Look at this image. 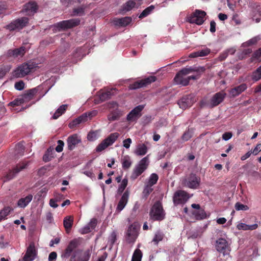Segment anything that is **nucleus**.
Masks as SVG:
<instances>
[{"mask_svg": "<svg viewBox=\"0 0 261 261\" xmlns=\"http://www.w3.org/2000/svg\"><path fill=\"white\" fill-rule=\"evenodd\" d=\"M178 105L182 109H186L190 107L192 105L191 102V98L188 96H183L178 100Z\"/></svg>", "mask_w": 261, "mask_h": 261, "instance_id": "27", "label": "nucleus"}, {"mask_svg": "<svg viewBox=\"0 0 261 261\" xmlns=\"http://www.w3.org/2000/svg\"><path fill=\"white\" fill-rule=\"evenodd\" d=\"M247 88V85L245 83H243L238 86H236L229 91V97L230 98H234L245 91Z\"/></svg>", "mask_w": 261, "mask_h": 261, "instance_id": "19", "label": "nucleus"}, {"mask_svg": "<svg viewBox=\"0 0 261 261\" xmlns=\"http://www.w3.org/2000/svg\"><path fill=\"white\" fill-rule=\"evenodd\" d=\"M97 219L95 218H93L91 220L88 225L90 226L91 230L94 229L97 225Z\"/></svg>", "mask_w": 261, "mask_h": 261, "instance_id": "59", "label": "nucleus"}, {"mask_svg": "<svg viewBox=\"0 0 261 261\" xmlns=\"http://www.w3.org/2000/svg\"><path fill=\"white\" fill-rule=\"evenodd\" d=\"M116 237L117 235L115 232L113 231L111 233L109 238L108 243L111 247H112L115 243L116 240Z\"/></svg>", "mask_w": 261, "mask_h": 261, "instance_id": "52", "label": "nucleus"}, {"mask_svg": "<svg viewBox=\"0 0 261 261\" xmlns=\"http://www.w3.org/2000/svg\"><path fill=\"white\" fill-rule=\"evenodd\" d=\"M120 117V113L118 111H114L108 116V119L110 121H113L118 120Z\"/></svg>", "mask_w": 261, "mask_h": 261, "instance_id": "43", "label": "nucleus"}, {"mask_svg": "<svg viewBox=\"0 0 261 261\" xmlns=\"http://www.w3.org/2000/svg\"><path fill=\"white\" fill-rule=\"evenodd\" d=\"M192 128H188L187 130L184 133L181 137V139L184 141H187L190 139L193 136Z\"/></svg>", "mask_w": 261, "mask_h": 261, "instance_id": "42", "label": "nucleus"}, {"mask_svg": "<svg viewBox=\"0 0 261 261\" xmlns=\"http://www.w3.org/2000/svg\"><path fill=\"white\" fill-rule=\"evenodd\" d=\"M67 105H62L55 112L52 118L54 119H57L61 115L64 113L67 108Z\"/></svg>", "mask_w": 261, "mask_h": 261, "instance_id": "34", "label": "nucleus"}, {"mask_svg": "<svg viewBox=\"0 0 261 261\" xmlns=\"http://www.w3.org/2000/svg\"><path fill=\"white\" fill-rule=\"evenodd\" d=\"M159 179V176L156 173H152L150 175L149 180L148 182V184L149 186H152L155 185Z\"/></svg>", "mask_w": 261, "mask_h": 261, "instance_id": "44", "label": "nucleus"}, {"mask_svg": "<svg viewBox=\"0 0 261 261\" xmlns=\"http://www.w3.org/2000/svg\"><path fill=\"white\" fill-rule=\"evenodd\" d=\"M79 245L80 241L77 239H74L70 241L66 248L62 252L61 257L62 258H68L71 255L69 261H88L90 257L89 254L83 257H78L77 258L76 257V251L74 252L73 254L71 255L72 253L77 248Z\"/></svg>", "mask_w": 261, "mask_h": 261, "instance_id": "1", "label": "nucleus"}, {"mask_svg": "<svg viewBox=\"0 0 261 261\" xmlns=\"http://www.w3.org/2000/svg\"><path fill=\"white\" fill-rule=\"evenodd\" d=\"M37 251L34 243L31 242L27 248L26 253L23 258V261H32L35 259Z\"/></svg>", "mask_w": 261, "mask_h": 261, "instance_id": "18", "label": "nucleus"}, {"mask_svg": "<svg viewBox=\"0 0 261 261\" xmlns=\"http://www.w3.org/2000/svg\"><path fill=\"white\" fill-rule=\"evenodd\" d=\"M234 207L237 211H247L249 210V207L247 205L243 204L239 202L235 204Z\"/></svg>", "mask_w": 261, "mask_h": 261, "instance_id": "48", "label": "nucleus"}, {"mask_svg": "<svg viewBox=\"0 0 261 261\" xmlns=\"http://www.w3.org/2000/svg\"><path fill=\"white\" fill-rule=\"evenodd\" d=\"M57 146L56 147V150L58 152H60L63 150L64 143L62 140H59L57 142Z\"/></svg>", "mask_w": 261, "mask_h": 261, "instance_id": "54", "label": "nucleus"}, {"mask_svg": "<svg viewBox=\"0 0 261 261\" xmlns=\"http://www.w3.org/2000/svg\"><path fill=\"white\" fill-rule=\"evenodd\" d=\"M67 142L68 150H72L76 145L81 142V139L77 134H73L68 137Z\"/></svg>", "mask_w": 261, "mask_h": 261, "instance_id": "21", "label": "nucleus"}, {"mask_svg": "<svg viewBox=\"0 0 261 261\" xmlns=\"http://www.w3.org/2000/svg\"><path fill=\"white\" fill-rule=\"evenodd\" d=\"M148 148L145 143L139 144L137 145L135 153L138 156H143L146 154Z\"/></svg>", "mask_w": 261, "mask_h": 261, "instance_id": "29", "label": "nucleus"}, {"mask_svg": "<svg viewBox=\"0 0 261 261\" xmlns=\"http://www.w3.org/2000/svg\"><path fill=\"white\" fill-rule=\"evenodd\" d=\"M119 134L114 133L111 134L105 139H104L96 148L97 152H101L108 147L112 145L118 138Z\"/></svg>", "mask_w": 261, "mask_h": 261, "instance_id": "6", "label": "nucleus"}, {"mask_svg": "<svg viewBox=\"0 0 261 261\" xmlns=\"http://www.w3.org/2000/svg\"><path fill=\"white\" fill-rule=\"evenodd\" d=\"M163 234L160 232H158L155 234V236L152 240V242H154V243L155 245H158L159 242L160 241H161L163 240Z\"/></svg>", "mask_w": 261, "mask_h": 261, "instance_id": "53", "label": "nucleus"}, {"mask_svg": "<svg viewBox=\"0 0 261 261\" xmlns=\"http://www.w3.org/2000/svg\"><path fill=\"white\" fill-rule=\"evenodd\" d=\"M130 17L126 16L120 18H115L113 20V23L115 25L119 27H126L132 21Z\"/></svg>", "mask_w": 261, "mask_h": 261, "instance_id": "26", "label": "nucleus"}, {"mask_svg": "<svg viewBox=\"0 0 261 261\" xmlns=\"http://www.w3.org/2000/svg\"><path fill=\"white\" fill-rule=\"evenodd\" d=\"M37 67L36 64L33 62L24 63L17 68L13 72L15 77H22L34 71Z\"/></svg>", "mask_w": 261, "mask_h": 261, "instance_id": "3", "label": "nucleus"}, {"mask_svg": "<svg viewBox=\"0 0 261 261\" xmlns=\"http://www.w3.org/2000/svg\"><path fill=\"white\" fill-rule=\"evenodd\" d=\"M93 113L94 115L96 114V112H89L88 113H85L78 117L77 118L74 119L71 122H70L68 126L70 128H74L79 124L86 122L88 120V117H92L93 116Z\"/></svg>", "mask_w": 261, "mask_h": 261, "instance_id": "14", "label": "nucleus"}, {"mask_svg": "<svg viewBox=\"0 0 261 261\" xmlns=\"http://www.w3.org/2000/svg\"><path fill=\"white\" fill-rule=\"evenodd\" d=\"M156 77L155 76H149L130 84L128 86V88L130 90H136L141 88L145 87L151 84L152 83L156 81Z\"/></svg>", "mask_w": 261, "mask_h": 261, "instance_id": "8", "label": "nucleus"}, {"mask_svg": "<svg viewBox=\"0 0 261 261\" xmlns=\"http://www.w3.org/2000/svg\"><path fill=\"white\" fill-rule=\"evenodd\" d=\"M38 91L37 87L29 89L25 93L21 95V98L23 99V101L24 102H27L33 99L34 96L37 94Z\"/></svg>", "mask_w": 261, "mask_h": 261, "instance_id": "24", "label": "nucleus"}, {"mask_svg": "<svg viewBox=\"0 0 261 261\" xmlns=\"http://www.w3.org/2000/svg\"><path fill=\"white\" fill-rule=\"evenodd\" d=\"M258 40L259 39L257 37H255L248 40L246 43L248 45L250 46L253 44H255Z\"/></svg>", "mask_w": 261, "mask_h": 261, "instance_id": "62", "label": "nucleus"}, {"mask_svg": "<svg viewBox=\"0 0 261 261\" xmlns=\"http://www.w3.org/2000/svg\"><path fill=\"white\" fill-rule=\"evenodd\" d=\"M32 199L33 195L32 194H29L24 198H21L18 201V206L24 208L32 201Z\"/></svg>", "mask_w": 261, "mask_h": 261, "instance_id": "30", "label": "nucleus"}, {"mask_svg": "<svg viewBox=\"0 0 261 261\" xmlns=\"http://www.w3.org/2000/svg\"><path fill=\"white\" fill-rule=\"evenodd\" d=\"M29 164V162L18 164L17 166L12 170H10L6 175L4 177V181L6 182L13 179L15 175L19 173L21 170L27 168Z\"/></svg>", "mask_w": 261, "mask_h": 261, "instance_id": "13", "label": "nucleus"}, {"mask_svg": "<svg viewBox=\"0 0 261 261\" xmlns=\"http://www.w3.org/2000/svg\"><path fill=\"white\" fill-rule=\"evenodd\" d=\"M149 215L150 219L153 221H161L165 218L166 213L161 201H156L154 203L150 208Z\"/></svg>", "mask_w": 261, "mask_h": 261, "instance_id": "2", "label": "nucleus"}, {"mask_svg": "<svg viewBox=\"0 0 261 261\" xmlns=\"http://www.w3.org/2000/svg\"><path fill=\"white\" fill-rule=\"evenodd\" d=\"M138 235V229L136 225L131 224L128 227L125 239L127 243L133 244L136 241Z\"/></svg>", "mask_w": 261, "mask_h": 261, "instance_id": "12", "label": "nucleus"}, {"mask_svg": "<svg viewBox=\"0 0 261 261\" xmlns=\"http://www.w3.org/2000/svg\"><path fill=\"white\" fill-rule=\"evenodd\" d=\"M57 257V254L56 252H51L48 256V261H55Z\"/></svg>", "mask_w": 261, "mask_h": 261, "instance_id": "64", "label": "nucleus"}, {"mask_svg": "<svg viewBox=\"0 0 261 261\" xmlns=\"http://www.w3.org/2000/svg\"><path fill=\"white\" fill-rule=\"evenodd\" d=\"M144 107L143 105H139L133 109L127 115L126 119L129 122L136 121L141 116V112Z\"/></svg>", "mask_w": 261, "mask_h": 261, "instance_id": "15", "label": "nucleus"}, {"mask_svg": "<svg viewBox=\"0 0 261 261\" xmlns=\"http://www.w3.org/2000/svg\"><path fill=\"white\" fill-rule=\"evenodd\" d=\"M226 96L224 91H221L214 94L210 100V108H213L222 103Z\"/></svg>", "mask_w": 261, "mask_h": 261, "instance_id": "11", "label": "nucleus"}, {"mask_svg": "<svg viewBox=\"0 0 261 261\" xmlns=\"http://www.w3.org/2000/svg\"><path fill=\"white\" fill-rule=\"evenodd\" d=\"M136 5V3L134 0H129L122 5L121 11L125 12L129 11L135 7Z\"/></svg>", "mask_w": 261, "mask_h": 261, "instance_id": "31", "label": "nucleus"}, {"mask_svg": "<svg viewBox=\"0 0 261 261\" xmlns=\"http://www.w3.org/2000/svg\"><path fill=\"white\" fill-rule=\"evenodd\" d=\"M25 53V48L21 46L18 48L9 49L7 51V55L9 57L17 58L23 56Z\"/></svg>", "mask_w": 261, "mask_h": 261, "instance_id": "23", "label": "nucleus"}, {"mask_svg": "<svg viewBox=\"0 0 261 261\" xmlns=\"http://www.w3.org/2000/svg\"><path fill=\"white\" fill-rule=\"evenodd\" d=\"M54 148L51 147H49L43 156V160L45 162L50 161L54 158Z\"/></svg>", "mask_w": 261, "mask_h": 261, "instance_id": "35", "label": "nucleus"}, {"mask_svg": "<svg viewBox=\"0 0 261 261\" xmlns=\"http://www.w3.org/2000/svg\"><path fill=\"white\" fill-rule=\"evenodd\" d=\"M85 7L83 6L74 8L72 11V16H83L85 15Z\"/></svg>", "mask_w": 261, "mask_h": 261, "instance_id": "41", "label": "nucleus"}, {"mask_svg": "<svg viewBox=\"0 0 261 261\" xmlns=\"http://www.w3.org/2000/svg\"><path fill=\"white\" fill-rule=\"evenodd\" d=\"M122 168L124 169H128L132 165V161L128 155H125L121 160Z\"/></svg>", "mask_w": 261, "mask_h": 261, "instance_id": "36", "label": "nucleus"}, {"mask_svg": "<svg viewBox=\"0 0 261 261\" xmlns=\"http://www.w3.org/2000/svg\"><path fill=\"white\" fill-rule=\"evenodd\" d=\"M261 57V47L256 50L252 55V58L258 59Z\"/></svg>", "mask_w": 261, "mask_h": 261, "instance_id": "60", "label": "nucleus"}, {"mask_svg": "<svg viewBox=\"0 0 261 261\" xmlns=\"http://www.w3.org/2000/svg\"><path fill=\"white\" fill-rule=\"evenodd\" d=\"M23 99L21 98V96L18 97V98L15 99L13 101L10 103V105L13 107H16L20 106L21 104L24 103L23 101Z\"/></svg>", "mask_w": 261, "mask_h": 261, "instance_id": "50", "label": "nucleus"}, {"mask_svg": "<svg viewBox=\"0 0 261 261\" xmlns=\"http://www.w3.org/2000/svg\"><path fill=\"white\" fill-rule=\"evenodd\" d=\"M232 136L231 132H226L222 135V139L225 141L229 140Z\"/></svg>", "mask_w": 261, "mask_h": 261, "instance_id": "63", "label": "nucleus"}, {"mask_svg": "<svg viewBox=\"0 0 261 261\" xmlns=\"http://www.w3.org/2000/svg\"><path fill=\"white\" fill-rule=\"evenodd\" d=\"M143 253L140 249L137 248L134 251L131 261H141Z\"/></svg>", "mask_w": 261, "mask_h": 261, "instance_id": "37", "label": "nucleus"}, {"mask_svg": "<svg viewBox=\"0 0 261 261\" xmlns=\"http://www.w3.org/2000/svg\"><path fill=\"white\" fill-rule=\"evenodd\" d=\"M148 165V155L143 158L139 162L138 166L144 168L145 170Z\"/></svg>", "mask_w": 261, "mask_h": 261, "instance_id": "47", "label": "nucleus"}, {"mask_svg": "<svg viewBox=\"0 0 261 261\" xmlns=\"http://www.w3.org/2000/svg\"><path fill=\"white\" fill-rule=\"evenodd\" d=\"M152 186L147 185L144 188L143 194L145 198H147L149 195L152 192L153 189L151 188Z\"/></svg>", "mask_w": 261, "mask_h": 261, "instance_id": "49", "label": "nucleus"}, {"mask_svg": "<svg viewBox=\"0 0 261 261\" xmlns=\"http://www.w3.org/2000/svg\"><path fill=\"white\" fill-rule=\"evenodd\" d=\"M186 75L187 74L180 73V70H179L174 77V80L177 84L184 86H187L188 85V81L187 77H185Z\"/></svg>", "mask_w": 261, "mask_h": 261, "instance_id": "25", "label": "nucleus"}, {"mask_svg": "<svg viewBox=\"0 0 261 261\" xmlns=\"http://www.w3.org/2000/svg\"><path fill=\"white\" fill-rule=\"evenodd\" d=\"M188 193L182 190L176 191L173 196V202L175 204H182L186 202L189 199Z\"/></svg>", "mask_w": 261, "mask_h": 261, "instance_id": "17", "label": "nucleus"}, {"mask_svg": "<svg viewBox=\"0 0 261 261\" xmlns=\"http://www.w3.org/2000/svg\"><path fill=\"white\" fill-rule=\"evenodd\" d=\"M145 171L144 168L139 166H137L134 169L132 177L134 178H136L138 176L140 175Z\"/></svg>", "mask_w": 261, "mask_h": 261, "instance_id": "46", "label": "nucleus"}, {"mask_svg": "<svg viewBox=\"0 0 261 261\" xmlns=\"http://www.w3.org/2000/svg\"><path fill=\"white\" fill-rule=\"evenodd\" d=\"M182 182L186 187L196 189L200 185V178L196 174L191 173L184 178Z\"/></svg>", "mask_w": 261, "mask_h": 261, "instance_id": "7", "label": "nucleus"}, {"mask_svg": "<svg viewBox=\"0 0 261 261\" xmlns=\"http://www.w3.org/2000/svg\"><path fill=\"white\" fill-rule=\"evenodd\" d=\"M14 87L16 89H17L18 90H21L24 87V83L22 81L16 82L15 84Z\"/></svg>", "mask_w": 261, "mask_h": 261, "instance_id": "57", "label": "nucleus"}, {"mask_svg": "<svg viewBox=\"0 0 261 261\" xmlns=\"http://www.w3.org/2000/svg\"><path fill=\"white\" fill-rule=\"evenodd\" d=\"M73 224V217L71 216H66L63 220V225L66 233H68L71 230Z\"/></svg>", "mask_w": 261, "mask_h": 261, "instance_id": "28", "label": "nucleus"}, {"mask_svg": "<svg viewBox=\"0 0 261 261\" xmlns=\"http://www.w3.org/2000/svg\"><path fill=\"white\" fill-rule=\"evenodd\" d=\"M210 101H207L206 98L201 99L199 102V106L201 108L208 106L210 108Z\"/></svg>", "mask_w": 261, "mask_h": 261, "instance_id": "56", "label": "nucleus"}, {"mask_svg": "<svg viewBox=\"0 0 261 261\" xmlns=\"http://www.w3.org/2000/svg\"><path fill=\"white\" fill-rule=\"evenodd\" d=\"M129 196V192L126 190L121 196L116 208L118 212L121 211L127 204Z\"/></svg>", "mask_w": 261, "mask_h": 261, "instance_id": "22", "label": "nucleus"}, {"mask_svg": "<svg viewBox=\"0 0 261 261\" xmlns=\"http://www.w3.org/2000/svg\"><path fill=\"white\" fill-rule=\"evenodd\" d=\"M38 9V6L35 2H29L23 5L21 12L25 13L27 15L33 16Z\"/></svg>", "mask_w": 261, "mask_h": 261, "instance_id": "16", "label": "nucleus"}, {"mask_svg": "<svg viewBox=\"0 0 261 261\" xmlns=\"http://www.w3.org/2000/svg\"><path fill=\"white\" fill-rule=\"evenodd\" d=\"M205 71V68L203 66H190L186 67L181 69L180 73L188 75L192 72L202 73Z\"/></svg>", "mask_w": 261, "mask_h": 261, "instance_id": "20", "label": "nucleus"}, {"mask_svg": "<svg viewBox=\"0 0 261 261\" xmlns=\"http://www.w3.org/2000/svg\"><path fill=\"white\" fill-rule=\"evenodd\" d=\"M80 22V18H73L61 21L57 23L56 27L60 30H65L78 26Z\"/></svg>", "mask_w": 261, "mask_h": 261, "instance_id": "9", "label": "nucleus"}, {"mask_svg": "<svg viewBox=\"0 0 261 261\" xmlns=\"http://www.w3.org/2000/svg\"><path fill=\"white\" fill-rule=\"evenodd\" d=\"M123 146L128 149L129 148L130 144L132 143V139L130 138H127L123 141Z\"/></svg>", "mask_w": 261, "mask_h": 261, "instance_id": "61", "label": "nucleus"}, {"mask_svg": "<svg viewBox=\"0 0 261 261\" xmlns=\"http://www.w3.org/2000/svg\"><path fill=\"white\" fill-rule=\"evenodd\" d=\"M154 6L153 5H151L146 9H145L140 14L139 18H143L147 16H148L149 14L151 13V12L154 10Z\"/></svg>", "mask_w": 261, "mask_h": 261, "instance_id": "39", "label": "nucleus"}, {"mask_svg": "<svg viewBox=\"0 0 261 261\" xmlns=\"http://www.w3.org/2000/svg\"><path fill=\"white\" fill-rule=\"evenodd\" d=\"M29 19L28 17H22L12 21L6 26V29L10 31L16 30H20L26 27L29 23Z\"/></svg>", "mask_w": 261, "mask_h": 261, "instance_id": "5", "label": "nucleus"}, {"mask_svg": "<svg viewBox=\"0 0 261 261\" xmlns=\"http://www.w3.org/2000/svg\"><path fill=\"white\" fill-rule=\"evenodd\" d=\"M261 79V65L258 67L252 74V80L254 81H258Z\"/></svg>", "mask_w": 261, "mask_h": 261, "instance_id": "40", "label": "nucleus"}, {"mask_svg": "<svg viewBox=\"0 0 261 261\" xmlns=\"http://www.w3.org/2000/svg\"><path fill=\"white\" fill-rule=\"evenodd\" d=\"M198 53L199 57H204L208 55L210 53V49L208 48H206L204 49H202L201 50H198Z\"/></svg>", "mask_w": 261, "mask_h": 261, "instance_id": "58", "label": "nucleus"}, {"mask_svg": "<svg viewBox=\"0 0 261 261\" xmlns=\"http://www.w3.org/2000/svg\"><path fill=\"white\" fill-rule=\"evenodd\" d=\"M1 211H6L5 212L6 213L7 212L6 214H4V213L2 214V216H3V217H4V219H5L6 218L7 216L10 214V212L12 211H13V209L11 207H10V206H6V207H5Z\"/></svg>", "mask_w": 261, "mask_h": 261, "instance_id": "55", "label": "nucleus"}, {"mask_svg": "<svg viewBox=\"0 0 261 261\" xmlns=\"http://www.w3.org/2000/svg\"><path fill=\"white\" fill-rule=\"evenodd\" d=\"M128 180L126 178H124L122 182L121 185L119 186L118 188V191L119 193H121L123 192L125 188L126 187L127 185Z\"/></svg>", "mask_w": 261, "mask_h": 261, "instance_id": "51", "label": "nucleus"}, {"mask_svg": "<svg viewBox=\"0 0 261 261\" xmlns=\"http://www.w3.org/2000/svg\"><path fill=\"white\" fill-rule=\"evenodd\" d=\"M258 227V225L257 224H254L252 225H247L245 223H240L237 225V228L239 230H254L256 229Z\"/></svg>", "mask_w": 261, "mask_h": 261, "instance_id": "33", "label": "nucleus"}, {"mask_svg": "<svg viewBox=\"0 0 261 261\" xmlns=\"http://www.w3.org/2000/svg\"><path fill=\"white\" fill-rule=\"evenodd\" d=\"M206 13L204 11L196 10L189 18V21L191 23L201 25L204 21Z\"/></svg>", "mask_w": 261, "mask_h": 261, "instance_id": "10", "label": "nucleus"}, {"mask_svg": "<svg viewBox=\"0 0 261 261\" xmlns=\"http://www.w3.org/2000/svg\"><path fill=\"white\" fill-rule=\"evenodd\" d=\"M112 90H107L99 93V98L101 101H105L111 98Z\"/></svg>", "mask_w": 261, "mask_h": 261, "instance_id": "38", "label": "nucleus"}, {"mask_svg": "<svg viewBox=\"0 0 261 261\" xmlns=\"http://www.w3.org/2000/svg\"><path fill=\"white\" fill-rule=\"evenodd\" d=\"M192 214L195 216L196 220H202L206 218V214L202 208L193 211Z\"/></svg>", "mask_w": 261, "mask_h": 261, "instance_id": "32", "label": "nucleus"}, {"mask_svg": "<svg viewBox=\"0 0 261 261\" xmlns=\"http://www.w3.org/2000/svg\"><path fill=\"white\" fill-rule=\"evenodd\" d=\"M240 1L241 0H227L228 7L230 9L234 11L237 5L238 4V5H240Z\"/></svg>", "mask_w": 261, "mask_h": 261, "instance_id": "45", "label": "nucleus"}, {"mask_svg": "<svg viewBox=\"0 0 261 261\" xmlns=\"http://www.w3.org/2000/svg\"><path fill=\"white\" fill-rule=\"evenodd\" d=\"M215 247L218 252L222 253L224 257H226V258L223 260L225 261L229 256L230 251V247L228 242L224 238H219L216 241Z\"/></svg>", "mask_w": 261, "mask_h": 261, "instance_id": "4", "label": "nucleus"}]
</instances>
